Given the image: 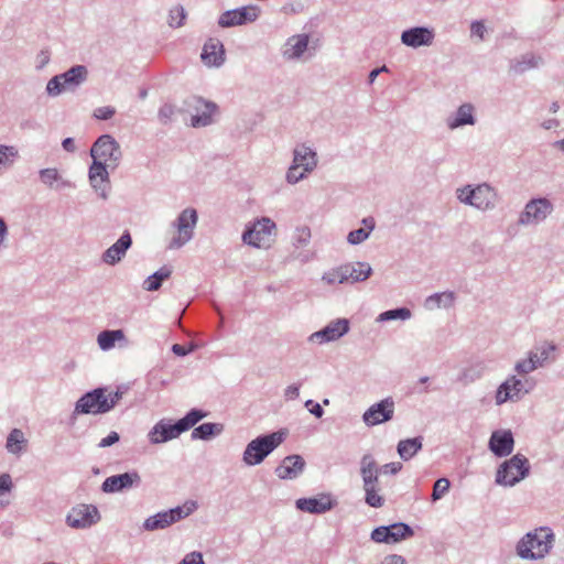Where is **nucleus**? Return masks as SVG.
Returning a JSON list of instances; mask_svg holds the SVG:
<instances>
[{
  "label": "nucleus",
  "instance_id": "1",
  "mask_svg": "<svg viewBox=\"0 0 564 564\" xmlns=\"http://www.w3.org/2000/svg\"><path fill=\"white\" fill-rule=\"evenodd\" d=\"M554 541L555 535L552 529L540 527L522 536L517 543L516 552L522 560H541L550 553Z\"/></svg>",
  "mask_w": 564,
  "mask_h": 564
},
{
  "label": "nucleus",
  "instance_id": "2",
  "mask_svg": "<svg viewBox=\"0 0 564 564\" xmlns=\"http://www.w3.org/2000/svg\"><path fill=\"white\" fill-rule=\"evenodd\" d=\"M107 388H96L82 395L75 404V414H104L112 410L122 399L121 387L107 394Z\"/></svg>",
  "mask_w": 564,
  "mask_h": 564
},
{
  "label": "nucleus",
  "instance_id": "3",
  "mask_svg": "<svg viewBox=\"0 0 564 564\" xmlns=\"http://www.w3.org/2000/svg\"><path fill=\"white\" fill-rule=\"evenodd\" d=\"M286 432L278 431L270 434H262L250 441L243 453L242 462L247 466L261 464L276 447L285 440Z\"/></svg>",
  "mask_w": 564,
  "mask_h": 564
},
{
  "label": "nucleus",
  "instance_id": "4",
  "mask_svg": "<svg viewBox=\"0 0 564 564\" xmlns=\"http://www.w3.org/2000/svg\"><path fill=\"white\" fill-rule=\"evenodd\" d=\"M530 473V463L522 454H516L505 460L497 469L496 484L512 487L524 479Z\"/></svg>",
  "mask_w": 564,
  "mask_h": 564
},
{
  "label": "nucleus",
  "instance_id": "5",
  "mask_svg": "<svg viewBox=\"0 0 564 564\" xmlns=\"http://www.w3.org/2000/svg\"><path fill=\"white\" fill-rule=\"evenodd\" d=\"M90 155L94 162L99 161L115 170L121 161L122 152L120 144L112 135L102 134L94 142Z\"/></svg>",
  "mask_w": 564,
  "mask_h": 564
},
{
  "label": "nucleus",
  "instance_id": "6",
  "mask_svg": "<svg viewBox=\"0 0 564 564\" xmlns=\"http://www.w3.org/2000/svg\"><path fill=\"white\" fill-rule=\"evenodd\" d=\"M196 508L197 505L195 501H187L183 507H175L166 511L158 512L145 519L143 529L145 531L163 530L188 517Z\"/></svg>",
  "mask_w": 564,
  "mask_h": 564
},
{
  "label": "nucleus",
  "instance_id": "7",
  "mask_svg": "<svg viewBox=\"0 0 564 564\" xmlns=\"http://www.w3.org/2000/svg\"><path fill=\"white\" fill-rule=\"evenodd\" d=\"M274 229L275 223L268 217H262L251 227H247L242 234V241L256 248H268Z\"/></svg>",
  "mask_w": 564,
  "mask_h": 564
},
{
  "label": "nucleus",
  "instance_id": "8",
  "mask_svg": "<svg viewBox=\"0 0 564 564\" xmlns=\"http://www.w3.org/2000/svg\"><path fill=\"white\" fill-rule=\"evenodd\" d=\"M197 219V212L194 208H185L178 215L174 223L177 236L170 241V249H180L193 238Z\"/></svg>",
  "mask_w": 564,
  "mask_h": 564
},
{
  "label": "nucleus",
  "instance_id": "9",
  "mask_svg": "<svg viewBox=\"0 0 564 564\" xmlns=\"http://www.w3.org/2000/svg\"><path fill=\"white\" fill-rule=\"evenodd\" d=\"M554 207L550 199L545 197L532 198L521 212L518 224L522 226L538 225L544 221L553 212Z\"/></svg>",
  "mask_w": 564,
  "mask_h": 564
},
{
  "label": "nucleus",
  "instance_id": "10",
  "mask_svg": "<svg viewBox=\"0 0 564 564\" xmlns=\"http://www.w3.org/2000/svg\"><path fill=\"white\" fill-rule=\"evenodd\" d=\"M414 534L413 529L403 522H397L391 525H380L372 530L371 540L376 543L393 544L411 538Z\"/></svg>",
  "mask_w": 564,
  "mask_h": 564
},
{
  "label": "nucleus",
  "instance_id": "11",
  "mask_svg": "<svg viewBox=\"0 0 564 564\" xmlns=\"http://www.w3.org/2000/svg\"><path fill=\"white\" fill-rule=\"evenodd\" d=\"M260 15V8L258 6H245L237 9L227 10L218 18V25L220 28H232L246 25L254 22Z\"/></svg>",
  "mask_w": 564,
  "mask_h": 564
},
{
  "label": "nucleus",
  "instance_id": "12",
  "mask_svg": "<svg viewBox=\"0 0 564 564\" xmlns=\"http://www.w3.org/2000/svg\"><path fill=\"white\" fill-rule=\"evenodd\" d=\"M186 105L194 111L191 119L192 127L200 128L213 123V116L217 111L216 104L193 96L187 99Z\"/></svg>",
  "mask_w": 564,
  "mask_h": 564
},
{
  "label": "nucleus",
  "instance_id": "13",
  "mask_svg": "<svg viewBox=\"0 0 564 564\" xmlns=\"http://www.w3.org/2000/svg\"><path fill=\"white\" fill-rule=\"evenodd\" d=\"M395 403L388 397L371 406L362 414V421L367 426H375L393 419Z\"/></svg>",
  "mask_w": 564,
  "mask_h": 564
},
{
  "label": "nucleus",
  "instance_id": "14",
  "mask_svg": "<svg viewBox=\"0 0 564 564\" xmlns=\"http://www.w3.org/2000/svg\"><path fill=\"white\" fill-rule=\"evenodd\" d=\"M100 520L97 507L93 505H80L73 508L66 518V522L70 528L84 529L89 528Z\"/></svg>",
  "mask_w": 564,
  "mask_h": 564
},
{
  "label": "nucleus",
  "instance_id": "15",
  "mask_svg": "<svg viewBox=\"0 0 564 564\" xmlns=\"http://www.w3.org/2000/svg\"><path fill=\"white\" fill-rule=\"evenodd\" d=\"M337 501L330 494H319L311 498H300L295 501L299 510L313 514H322L332 510Z\"/></svg>",
  "mask_w": 564,
  "mask_h": 564
},
{
  "label": "nucleus",
  "instance_id": "16",
  "mask_svg": "<svg viewBox=\"0 0 564 564\" xmlns=\"http://www.w3.org/2000/svg\"><path fill=\"white\" fill-rule=\"evenodd\" d=\"M349 332V321L347 318H337L327 324L324 328L313 333L308 340L318 344L334 341Z\"/></svg>",
  "mask_w": 564,
  "mask_h": 564
},
{
  "label": "nucleus",
  "instance_id": "17",
  "mask_svg": "<svg viewBox=\"0 0 564 564\" xmlns=\"http://www.w3.org/2000/svg\"><path fill=\"white\" fill-rule=\"evenodd\" d=\"M530 390L524 389V383L516 376H510L506 379L496 391V404L501 405L508 401H518L521 393H528Z\"/></svg>",
  "mask_w": 564,
  "mask_h": 564
},
{
  "label": "nucleus",
  "instance_id": "18",
  "mask_svg": "<svg viewBox=\"0 0 564 564\" xmlns=\"http://www.w3.org/2000/svg\"><path fill=\"white\" fill-rule=\"evenodd\" d=\"M183 432L181 425L172 423L171 420H160L149 432L148 437L151 444H161L178 437Z\"/></svg>",
  "mask_w": 564,
  "mask_h": 564
},
{
  "label": "nucleus",
  "instance_id": "19",
  "mask_svg": "<svg viewBox=\"0 0 564 564\" xmlns=\"http://www.w3.org/2000/svg\"><path fill=\"white\" fill-rule=\"evenodd\" d=\"M381 474V468H379L378 463L375 457L367 453L362 455L360 458V476L362 479V489L364 491H370V498H373V485L379 484V475Z\"/></svg>",
  "mask_w": 564,
  "mask_h": 564
},
{
  "label": "nucleus",
  "instance_id": "20",
  "mask_svg": "<svg viewBox=\"0 0 564 564\" xmlns=\"http://www.w3.org/2000/svg\"><path fill=\"white\" fill-rule=\"evenodd\" d=\"M140 484L141 477L139 473L134 470L107 477L101 485V490L104 492H119L139 486Z\"/></svg>",
  "mask_w": 564,
  "mask_h": 564
},
{
  "label": "nucleus",
  "instance_id": "21",
  "mask_svg": "<svg viewBox=\"0 0 564 564\" xmlns=\"http://www.w3.org/2000/svg\"><path fill=\"white\" fill-rule=\"evenodd\" d=\"M488 447L497 457L509 456L513 452L514 447L512 432L510 430H498L492 432Z\"/></svg>",
  "mask_w": 564,
  "mask_h": 564
},
{
  "label": "nucleus",
  "instance_id": "22",
  "mask_svg": "<svg viewBox=\"0 0 564 564\" xmlns=\"http://www.w3.org/2000/svg\"><path fill=\"white\" fill-rule=\"evenodd\" d=\"M434 40V31L425 26H414L404 30L401 42L409 47L430 46Z\"/></svg>",
  "mask_w": 564,
  "mask_h": 564
},
{
  "label": "nucleus",
  "instance_id": "23",
  "mask_svg": "<svg viewBox=\"0 0 564 564\" xmlns=\"http://www.w3.org/2000/svg\"><path fill=\"white\" fill-rule=\"evenodd\" d=\"M305 468V460L301 455H289L284 457L274 473L280 479H295Z\"/></svg>",
  "mask_w": 564,
  "mask_h": 564
},
{
  "label": "nucleus",
  "instance_id": "24",
  "mask_svg": "<svg viewBox=\"0 0 564 564\" xmlns=\"http://www.w3.org/2000/svg\"><path fill=\"white\" fill-rule=\"evenodd\" d=\"M131 235L129 231H124L121 237L102 253V261L109 265L117 264L126 256V252L131 247Z\"/></svg>",
  "mask_w": 564,
  "mask_h": 564
},
{
  "label": "nucleus",
  "instance_id": "25",
  "mask_svg": "<svg viewBox=\"0 0 564 564\" xmlns=\"http://www.w3.org/2000/svg\"><path fill=\"white\" fill-rule=\"evenodd\" d=\"M473 204L471 206L480 209L488 210L495 207L497 202V193L489 184H479L471 191Z\"/></svg>",
  "mask_w": 564,
  "mask_h": 564
},
{
  "label": "nucleus",
  "instance_id": "26",
  "mask_svg": "<svg viewBox=\"0 0 564 564\" xmlns=\"http://www.w3.org/2000/svg\"><path fill=\"white\" fill-rule=\"evenodd\" d=\"M310 43L308 34H296L289 37L283 46L282 55L285 59H299L307 51Z\"/></svg>",
  "mask_w": 564,
  "mask_h": 564
},
{
  "label": "nucleus",
  "instance_id": "27",
  "mask_svg": "<svg viewBox=\"0 0 564 564\" xmlns=\"http://www.w3.org/2000/svg\"><path fill=\"white\" fill-rule=\"evenodd\" d=\"M225 50L221 42L217 39H209L203 46L200 58L205 65L220 66L225 61Z\"/></svg>",
  "mask_w": 564,
  "mask_h": 564
},
{
  "label": "nucleus",
  "instance_id": "28",
  "mask_svg": "<svg viewBox=\"0 0 564 564\" xmlns=\"http://www.w3.org/2000/svg\"><path fill=\"white\" fill-rule=\"evenodd\" d=\"M557 347L554 343L543 341L529 351V357L538 368H543L555 361Z\"/></svg>",
  "mask_w": 564,
  "mask_h": 564
},
{
  "label": "nucleus",
  "instance_id": "29",
  "mask_svg": "<svg viewBox=\"0 0 564 564\" xmlns=\"http://www.w3.org/2000/svg\"><path fill=\"white\" fill-rule=\"evenodd\" d=\"M292 165L311 173L317 166V154L305 144L297 145L293 151Z\"/></svg>",
  "mask_w": 564,
  "mask_h": 564
},
{
  "label": "nucleus",
  "instance_id": "30",
  "mask_svg": "<svg viewBox=\"0 0 564 564\" xmlns=\"http://www.w3.org/2000/svg\"><path fill=\"white\" fill-rule=\"evenodd\" d=\"M475 108L471 104H463L458 107L454 116L446 119L447 127L451 130L457 129L463 126H473L476 122L474 116Z\"/></svg>",
  "mask_w": 564,
  "mask_h": 564
},
{
  "label": "nucleus",
  "instance_id": "31",
  "mask_svg": "<svg viewBox=\"0 0 564 564\" xmlns=\"http://www.w3.org/2000/svg\"><path fill=\"white\" fill-rule=\"evenodd\" d=\"M59 75L63 80L65 90H75L86 82L88 70L85 65H75Z\"/></svg>",
  "mask_w": 564,
  "mask_h": 564
},
{
  "label": "nucleus",
  "instance_id": "32",
  "mask_svg": "<svg viewBox=\"0 0 564 564\" xmlns=\"http://www.w3.org/2000/svg\"><path fill=\"white\" fill-rule=\"evenodd\" d=\"M346 282L356 283L366 281L372 273V268L367 262H350L343 264Z\"/></svg>",
  "mask_w": 564,
  "mask_h": 564
},
{
  "label": "nucleus",
  "instance_id": "33",
  "mask_svg": "<svg viewBox=\"0 0 564 564\" xmlns=\"http://www.w3.org/2000/svg\"><path fill=\"white\" fill-rule=\"evenodd\" d=\"M109 165L102 164L99 161L94 162L89 167V183H96V180L102 182L101 198L107 199L111 188L108 169Z\"/></svg>",
  "mask_w": 564,
  "mask_h": 564
},
{
  "label": "nucleus",
  "instance_id": "34",
  "mask_svg": "<svg viewBox=\"0 0 564 564\" xmlns=\"http://www.w3.org/2000/svg\"><path fill=\"white\" fill-rule=\"evenodd\" d=\"M540 64H542L541 56L533 53H527L519 58L511 59L509 70L516 75H520L529 69L539 67Z\"/></svg>",
  "mask_w": 564,
  "mask_h": 564
},
{
  "label": "nucleus",
  "instance_id": "35",
  "mask_svg": "<svg viewBox=\"0 0 564 564\" xmlns=\"http://www.w3.org/2000/svg\"><path fill=\"white\" fill-rule=\"evenodd\" d=\"M456 295L453 291L434 293L425 299L424 307L426 310H435L440 307L449 308L454 305Z\"/></svg>",
  "mask_w": 564,
  "mask_h": 564
},
{
  "label": "nucleus",
  "instance_id": "36",
  "mask_svg": "<svg viewBox=\"0 0 564 564\" xmlns=\"http://www.w3.org/2000/svg\"><path fill=\"white\" fill-rule=\"evenodd\" d=\"M41 182L50 188H54V183H57L55 186L56 189L73 187V183L70 181L63 180L57 169L48 167L43 169L39 172Z\"/></svg>",
  "mask_w": 564,
  "mask_h": 564
},
{
  "label": "nucleus",
  "instance_id": "37",
  "mask_svg": "<svg viewBox=\"0 0 564 564\" xmlns=\"http://www.w3.org/2000/svg\"><path fill=\"white\" fill-rule=\"evenodd\" d=\"M423 437L416 436L413 438L401 440L398 443L397 451L403 460H409L422 449Z\"/></svg>",
  "mask_w": 564,
  "mask_h": 564
},
{
  "label": "nucleus",
  "instance_id": "38",
  "mask_svg": "<svg viewBox=\"0 0 564 564\" xmlns=\"http://www.w3.org/2000/svg\"><path fill=\"white\" fill-rule=\"evenodd\" d=\"M126 341V335L122 329H106L98 334L97 344L104 351L112 349L117 341Z\"/></svg>",
  "mask_w": 564,
  "mask_h": 564
},
{
  "label": "nucleus",
  "instance_id": "39",
  "mask_svg": "<svg viewBox=\"0 0 564 564\" xmlns=\"http://www.w3.org/2000/svg\"><path fill=\"white\" fill-rule=\"evenodd\" d=\"M171 274L172 268L170 265H163L143 281L142 288L149 292L158 291L162 286V283L170 279Z\"/></svg>",
  "mask_w": 564,
  "mask_h": 564
},
{
  "label": "nucleus",
  "instance_id": "40",
  "mask_svg": "<svg viewBox=\"0 0 564 564\" xmlns=\"http://www.w3.org/2000/svg\"><path fill=\"white\" fill-rule=\"evenodd\" d=\"M224 425L221 423L207 422L195 427L191 434L192 440L209 441L221 434Z\"/></svg>",
  "mask_w": 564,
  "mask_h": 564
},
{
  "label": "nucleus",
  "instance_id": "41",
  "mask_svg": "<svg viewBox=\"0 0 564 564\" xmlns=\"http://www.w3.org/2000/svg\"><path fill=\"white\" fill-rule=\"evenodd\" d=\"M25 444L26 440L23 432L19 429H13L7 437L6 447L9 453L19 454Z\"/></svg>",
  "mask_w": 564,
  "mask_h": 564
},
{
  "label": "nucleus",
  "instance_id": "42",
  "mask_svg": "<svg viewBox=\"0 0 564 564\" xmlns=\"http://www.w3.org/2000/svg\"><path fill=\"white\" fill-rule=\"evenodd\" d=\"M207 412L199 409H192L186 413V415L177 421L181 425L183 432L191 430L195 426L200 420L207 416Z\"/></svg>",
  "mask_w": 564,
  "mask_h": 564
},
{
  "label": "nucleus",
  "instance_id": "43",
  "mask_svg": "<svg viewBox=\"0 0 564 564\" xmlns=\"http://www.w3.org/2000/svg\"><path fill=\"white\" fill-rule=\"evenodd\" d=\"M411 315L412 313L408 307H398L380 313L377 317V322H388L394 319L406 321L411 317Z\"/></svg>",
  "mask_w": 564,
  "mask_h": 564
},
{
  "label": "nucleus",
  "instance_id": "44",
  "mask_svg": "<svg viewBox=\"0 0 564 564\" xmlns=\"http://www.w3.org/2000/svg\"><path fill=\"white\" fill-rule=\"evenodd\" d=\"M187 17V12L185 8L181 4H177L170 9L169 11V18H167V24L169 26L175 29L181 28L184 25L185 20Z\"/></svg>",
  "mask_w": 564,
  "mask_h": 564
},
{
  "label": "nucleus",
  "instance_id": "45",
  "mask_svg": "<svg viewBox=\"0 0 564 564\" xmlns=\"http://www.w3.org/2000/svg\"><path fill=\"white\" fill-rule=\"evenodd\" d=\"M311 240V229L307 226L297 227L293 236V246L303 248L308 245Z\"/></svg>",
  "mask_w": 564,
  "mask_h": 564
},
{
  "label": "nucleus",
  "instance_id": "46",
  "mask_svg": "<svg viewBox=\"0 0 564 564\" xmlns=\"http://www.w3.org/2000/svg\"><path fill=\"white\" fill-rule=\"evenodd\" d=\"M322 279L327 284L346 283L343 265H339L338 268L325 272Z\"/></svg>",
  "mask_w": 564,
  "mask_h": 564
},
{
  "label": "nucleus",
  "instance_id": "47",
  "mask_svg": "<svg viewBox=\"0 0 564 564\" xmlns=\"http://www.w3.org/2000/svg\"><path fill=\"white\" fill-rule=\"evenodd\" d=\"M380 482L379 484H376L373 485V491L372 494L375 495L373 498H370L371 495L370 491H365V502L369 506V507H372V508H381L383 505H384V498L382 496H380Z\"/></svg>",
  "mask_w": 564,
  "mask_h": 564
},
{
  "label": "nucleus",
  "instance_id": "48",
  "mask_svg": "<svg viewBox=\"0 0 564 564\" xmlns=\"http://www.w3.org/2000/svg\"><path fill=\"white\" fill-rule=\"evenodd\" d=\"M449 487L451 482L447 478L437 479L433 486L432 501L440 500L449 490Z\"/></svg>",
  "mask_w": 564,
  "mask_h": 564
},
{
  "label": "nucleus",
  "instance_id": "49",
  "mask_svg": "<svg viewBox=\"0 0 564 564\" xmlns=\"http://www.w3.org/2000/svg\"><path fill=\"white\" fill-rule=\"evenodd\" d=\"M65 91V87L63 85V80L61 75H55L52 77L46 85V93L48 96L56 97Z\"/></svg>",
  "mask_w": 564,
  "mask_h": 564
},
{
  "label": "nucleus",
  "instance_id": "50",
  "mask_svg": "<svg viewBox=\"0 0 564 564\" xmlns=\"http://www.w3.org/2000/svg\"><path fill=\"white\" fill-rule=\"evenodd\" d=\"M536 369H538V367L532 361V358H530L529 356L525 359H521V360L517 361L514 365V370L520 376L529 375L530 372H532Z\"/></svg>",
  "mask_w": 564,
  "mask_h": 564
},
{
  "label": "nucleus",
  "instance_id": "51",
  "mask_svg": "<svg viewBox=\"0 0 564 564\" xmlns=\"http://www.w3.org/2000/svg\"><path fill=\"white\" fill-rule=\"evenodd\" d=\"M481 375H482V370L479 369L478 367H469V368H465L462 371L459 380L463 381L464 383H469V382H474L477 379H479L481 377Z\"/></svg>",
  "mask_w": 564,
  "mask_h": 564
},
{
  "label": "nucleus",
  "instance_id": "52",
  "mask_svg": "<svg viewBox=\"0 0 564 564\" xmlns=\"http://www.w3.org/2000/svg\"><path fill=\"white\" fill-rule=\"evenodd\" d=\"M176 110L174 108V106L170 105V104H165L163 105L160 110H159V120L162 124H167L172 121L174 115H175Z\"/></svg>",
  "mask_w": 564,
  "mask_h": 564
},
{
  "label": "nucleus",
  "instance_id": "53",
  "mask_svg": "<svg viewBox=\"0 0 564 564\" xmlns=\"http://www.w3.org/2000/svg\"><path fill=\"white\" fill-rule=\"evenodd\" d=\"M369 231L364 228L351 230L347 236V241L350 245H359L369 237Z\"/></svg>",
  "mask_w": 564,
  "mask_h": 564
},
{
  "label": "nucleus",
  "instance_id": "54",
  "mask_svg": "<svg viewBox=\"0 0 564 564\" xmlns=\"http://www.w3.org/2000/svg\"><path fill=\"white\" fill-rule=\"evenodd\" d=\"M18 156V150L11 145H0V164H7Z\"/></svg>",
  "mask_w": 564,
  "mask_h": 564
},
{
  "label": "nucleus",
  "instance_id": "55",
  "mask_svg": "<svg viewBox=\"0 0 564 564\" xmlns=\"http://www.w3.org/2000/svg\"><path fill=\"white\" fill-rule=\"evenodd\" d=\"M299 170L300 169L296 167V165H292L291 164V166L289 167V170L286 172V181H288V183L296 184L297 182H300L301 180L306 177L308 172H305V171L300 172Z\"/></svg>",
  "mask_w": 564,
  "mask_h": 564
},
{
  "label": "nucleus",
  "instance_id": "56",
  "mask_svg": "<svg viewBox=\"0 0 564 564\" xmlns=\"http://www.w3.org/2000/svg\"><path fill=\"white\" fill-rule=\"evenodd\" d=\"M116 113V109L111 106H105L96 108L94 111V117L98 120H109Z\"/></svg>",
  "mask_w": 564,
  "mask_h": 564
},
{
  "label": "nucleus",
  "instance_id": "57",
  "mask_svg": "<svg viewBox=\"0 0 564 564\" xmlns=\"http://www.w3.org/2000/svg\"><path fill=\"white\" fill-rule=\"evenodd\" d=\"M471 191H473V187L470 185H467L464 188L457 189V198L459 199V202L471 206V204H473Z\"/></svg>",
  "mask_w": 564,
  "mask_h": 564
},
{
  "label": "nucleus",
  "instance_id": "58",
  "mask_svg": "<svg viewBox=\"0 0 564 564\" xmlns=\"http://www.w3.org/2000/svg\"><path fill=\"white\" fill-rule=\"evenodd\" d=\"M119 440H120L119 434H118L117 432L112 431V432H110L106 437H104V438L99 442L98 446H99L100 448L109 447V446H111V445H113V444L118 443V442H119Z\"/></svg>",
  "mask_w": 564,
  "mask_h": 564
},
{
  "label": "nucleus",
  "instance_id": "59",
  "mask_svg": "<svg viewBox=\"0 0 564 564\" xmlns=\"http://www.w3.org/2000/svg\"><path fill=\"white\" fill-rule=\"evenodd\" d=\"M180 564H205L203 555L199 552H192L187 554Z\"/></svg>",
  "mask_w": 564,
  "mask_h": 564
},
{
  "label": "nucleus",
  "instance_id": "60",
  "mask_svg": "<svg viewBox=\"0 0 564 564\" xmlns=\"http://www.w3.org/2000/svg\"><path fill=\"white\" fill-rule=\"evenodd\" d=\"M305 406L315 417L321 419L324 415V410L319 403H315L313 400H307Z\"/></svg>",
  "mask_w": 564,
  "mask_h": 564
},
{
  "label": "nucleus",
  "instance_id": "61",
  "mask_svg": "<svg viewBox=\"0 0 564 564\" xmlns=\"http://www.w3.org/2000/svg\"><path fill=\"white\" fill-rule=\"evenodd\" d=\"M379 468H381V473H383V474L395 475L402 469V464L398 463V462H392V463H388L382 466H379Z\"/></svg>",
  "mask_w": 564,
  "mask_h": 564
},
{
  "label": "nucleus",
  "instance_id": "62",
  "mask_svg": "<svg viewBox=\"0 0 564 564\" xmlns=\"http://www.w3.org/2000/svg\"><path fill=\"white\" fill-rule=\"evenodd\" d=\"M197 348L195 344H191L188 348H185L183 345L174 344L172 346V351L180 357L186 356L189 352L194 351Z\"/></svg>",
  "mask_w": 564,
  "mask_h": 564
},
{
  "label": "nucleus",
  "instance_id": "63",
  "mask_svg": "<svg viewBox=\"0 0 564 564\" xmlns=\"http://www.w3.org/2000/svg\"><path fill=\"white\" fill-rule=\"evenodd\" d=\"M300 387H301V383L291 384V386L286 387V389L284 390V398L286 400L297 399L300 395Z\"/></svg>",
  "mask_w": 564,
  "mask_h": 564
},
{
  "label": "nucleus",
  "instance_id": "64",
  "mask_svg": "<svg viewBox=\"0 0 564 564\" xmlns=\"http://www.w3.org/2000/svg\"><path fill=\"white\" fill-rule=\"evenodd\" d=\"M406 561L403 556L398 554H391L383 558L381 564H405Z\"/></svg>",
  "mask_w": 564,
  "mask_h": 564
}]
</instances>
